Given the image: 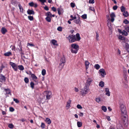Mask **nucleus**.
Wrapping results in <instances>:
<instances>
[{
    "label": "nucleus",
    "mask_w": 129,
    "mask_h": 129,
    "mask_svg": "<svg viewBox=\"0 0 129 129\" xmlns=\"http://www.w3.org/2000/svg\"><path fill=\"white\" fill-rule=\"evenodd\" d=\"M46 21L48 22H50L51 21V19L50 17L47 16L45 18Z\"/></svg>",
    "instance_id": "32"
},
{
    "label": "nucleus",
    "mask_w": 129,
    "mask_h": 129,
    "mask_svg": "<svg viewBox=\"0 0 129 129\" xmlns=\"http://www.w3.org/2000/svg\"><path fill=\"white\" fill-rule=\"evenodd\" d=\"M30 85L31 87L32 88V89H33L34 87V83L33 82H31L30 83Z\"/></svg>",
    "instance_id": "39"
},
{
    "label": "nucleus",
    "mask_w": 129,
    "mask_h": 129,
    "mask_svg": "<svg viewBox=\"0 0 129 129\" xmlns=\"http://www.w3.org/2000/svg\"><path fill=\"white\" fill-rule=\"evenodd\" d=\"M101 109L105 112L107 111V108L105 106H102V107Z\"/></svg>",
    "instance_id": "25"
},
{
    "label": "nucleus",
    "mask_w": 129,
    "mask_h": 129,
    "mask_svg": "<svg viewBox=\"0 0 129 129\" xmlns=\"http://www.w3.org/2000/svg\"><path fill=\"white\" fill-rule=\"evenodd\" d=\"M30 75H31L33 79L34 80V81L36 82V80L37 79V77L34 74H32L31 73H30Z\"/></svg>",
    "instance_id": "13"
},
{
    "label": "nucleus",
    "mask_w": 129,
    "mask_h": 129,
    "mask_svg": "<svg viewBox=\"0 0 129 129\" xmlns=\"http://www.w3.org/2000/svg\"><path fill=\"white\" fill-rule=\"evenodd\" d=\"M98 73L101 75L102 77V78L104 77L106 75L105 71L103 69H100Z\"/></svg>",
    "instance_id": "7"
},
{
    "label": "nucleus",
    "mask_w": 129,
    "mask_h": 129,
    "mask_svg": "<svg viewBox=\"0 0 129 129\" xmlns=\"http://www.w3.org/2000/svg\"><path fill=\"white\" fill-rule=\"evenodd\" d=\"M18 67L19 69L21 71H22L24 70V68L22 65H19Z\"/></svg>",
    "instance_id": "24"
},
{
    "label": "nucleus",
    "mask_w": 129,
    "mask_h": 129,
    "mask_svg": "<svg viewBox=\"0 0 129 129\" xmlns=\"http://www.w3.org/2000/svg\"><path fill=\"white\" fill-rule=\"evenodd\" d=\"M119 109L123 120V123L125 126H126L128 124L127 118V111L126 107L123 104L121 103L119 105Z\"/></svg>",
    "instance_id": "1"
},
{
    "label": "nucleus",
    "mask_w": 129,
    "mask_h": 129,
    "mask_svg": "<svg viewBox=\"0 0 129 129\" xmlns=\"http://www.w3.org/2000/svg\"><path fill=\"white\" fill-rule=\"evenodd\" d=\"M44 97H50L51 94V92L49 91H46L43 93Z\"/></svg>",
    "instance_id": "10"
},
{
    "label": "nucleus",
    "mask_w": 129,
    "mask_h": 129,
    "mask_svg": "<svg viewBox=\"0 0 129 129\" xmlns=\"http://www.w3.org/2000/svg\"><path fill=\"white\" fill-rule=\"evenodd\" d=\"M5 67V66L3 64H2L1 66L0 67V73H1L2 72L3 68H4Z\"/></svg>",
    "instance_id": "34"
},
{
    "label": "nucleus",
    "mask_w": 129,
    "mask_h": 129,
    "mask_svg": "<svg viewBox=\"0 0 129 129\" xmlns=\"http://www.w3.org/2000/svg\"><path fill=\"white\" fill-rule=\"evenodd\" d=\"M94 67L96 70H98L100 68V66L99 64H96L94 65Z\"/></svg>",
    "instance_id": "27"
},
{
    "label": "nucleus",
    "mask_w": 129,
    "mask_h": 129,
    "mask_svg": "<svg viewBox=\"0 0 129 129\" xmlns=\"http://www.w3.org/2000/svg\"><path fill=\"white\" fill-rule=\"evenodd\" d=\"M44 9L46 11L49 10V8L47 6H45L44 8Z\"/></svg>",
    "instance_id": "63"
},
{
    "label": "nucleus",
    "mask_w": 129,
    "mask_h": 129,
    "mask_svg": "<svg viewBox=\"0 0 129 129\" xmlns=\"http://www.w3.org/2000/svg\"><path fill=\"white\" fill-rule=\"evenodd\" d=\"M122 35L126 36L128 35V34L126 31L124 30L122 31Z\"/></svg>",
    "instance_id": "31"
},
{
    "label": "nucleus",
    "mask_w": 129,
    "mask_h": 129,
    "mask_svg": "<svg viewBox=\"0 0 129 129\" xmlns=\"http://www.w3.org/2000/svg\"><path fill=\"white\" fill-rule=\"evenodd\" d=\"M66 38L70 43L74 42L76 41H79L80 39V34L78 33L74 35H70L68 37H66Z\"/></svg>",
    "instance_id": "3"
},
{
    "label": "nucleus",
    "mask_w": 129,
    "mask_h": 129,
    "mask_svg": "<svg viewBox=\"0 0 129 129\" xmlns=\"http://www.w3.org/2000/svg\"><path fill=\"white\" fill-rule=\"evenodd\" d=\"M28 18L29 20L30 21L33 20L34 19L33 17V16H28Z\"/></svg>",
    "instance_id": "43"
},
{
    "label": "nucleus",
    "mask_w": 129,
    "mask_h": 129,
    "mask_svg": "<svg viewBox=\"0 0 129 129\" xmlns=\"http://www.w3.org/2000/svg\"><path fill=\"white\" fill-rule=\"evenodd\" d=\"M118 38L120 40H125V38L121 36V35H120L119 36Z\"/></svg>",
    "instance_id": "33"
},
{
    "label": "nucleus",
    "mask_w": 129,
    "mask_h": 129,
    "mask_svg": "<svg viewBox=\"0 0 129 129\" xmlns=\"http://www.w3.org/2000/svg\"><path fill=\"white\" fill-rule=\"evenodd\" d=\"M89 90V88L85 86L84 88L80 90V92L82 96H84L88 92V91Z\"/></svg>",
    "instance_id": "5"
},
{
    "label": "nucleus",
    "mask_w": 129,
    "mask_h": 129,
    "mask_svg": "<svg viewBox=\"0 0 129 129\" xmlns=\"http://www.w3.org/2000/svg\"><path fill=\"white\" fill-rule=\"evenodd\" d=\"M105 91L106 92L105 93L106 95L108 96H109L110 95V92L108 88H106L105 89Z\"/></svg>",
    "instance_id": "15"
},
{
    "label": "nucleus",
    "mask_w": 129,
    "mask_h": 129,
    "mask_svg": "<svg viewBox=\"0 0 129 129\" xmlns=\"http://www.w3.org/2000/svg\"><path fill=\"white\" fill-rule=\"evenodd\" d=\"M46 120L47 122L49 124H50L51 123V121L50 118H46Z\"/></svg>",
    "instance_id": "28"
},
{
    "label": "nucleus",
    "mask_w": 129,
    "mask_h": 129,
    "mask_svg": "<svg viewBox=\"0 0 129 129\" xmlns=\"http://www.w3.org/2000/svg\"><path fill=\"white\" fill-rule=\"evenodd\" d=\"M30 7H33L34 5V3L33 2H31L28 3Z\"/></svg>",
    "instance_id": "45"
},
{
    "label": "nucleus",
    "mask_w": 129,
    "mask_h": 129,
    "mask_svg": "<svg viewBox=\"0 0 129 129\" xmlns=\"http://www.w3.org/2000/svg\"><path fill=\"white\" fill-rule=\"evenodd\" d=\"M120 9L121 12H123L125 11V8L124 6H121V7Z\"/></svg>",
    "instance_id": "37"
},
{
    "label": "nucleus",
    "mask_w": 129,
    "mask_h": 129,
    "mask_svg": "<svg viewBox=\"0 0 129 129\" xmlns=\"http://www.w3.org/2000/svg\"><path fill=\"white\" fill-rule=\"evenodd\" d=\"M89 62L87 61H86L85 62V65L86 66V68L87 69L88 68V66H89Z\"/></svg>",
    "instance_id": "30"
},
{
    "label": "nucleus",
    "mask_w": 129,
    "mask_h": 129,
    "mask_svg": "<svg viewBox=\"0 0 129 129\" xmlns=\"http://www.w3.org/2000/svg\"><path fill=\"white\" fill-rule=\"evenodd\" d=\"M123 15L125 17H127L128 15V13L127 11H124L123 13Z\"/></svg>",
    "instance_id": "29"
},
{
    "label": "nucleus",
    "mask_w": 129,
    "mask_h": 129,
    "mask_svg": "<svg viewBox=\"0 0 129 129\" xmlns=\"http://www.w3.org/2000/svg\"><path fill=\"white\" fill-rule=\"evenodd\" d=\"M41 2L42 5L44 4V3L46 2V0H39Z\"/></svg>",
    "instance_id": "48"
},
{
    "label": "nucleus",
    "mask_w": 129,
    "mask_h": 129,
    "mask_svg": "<svg viewBox=\"0 0 129 129\" xmlns=\"http://www.w3.org/2000/svg\"><path fill=\"white\" fill-rule=\"evenodd\" d=\"M118 8V7L117 6H113V10H116Z\"/></svg>",
    "instance_id": "59"
},
{
    "label": "nucleus",
    "mask_w": 129,
    "mask_h": 129,
    "mask_svg": "<svg viewBox=\"0 0 129 129\" xmlns=\"http://www.w3.org/2000/svg\"><path fill=\"white\" fill-rule=\"evenodd\" d=\"M81 17L83 19H86L87 18V15L86 14H83L82 16Z\"/></svg>",
    "instance_id": "42"
},
{
    "label": "nucleus",
    "mask_w": 129,
    "mask_h": 129,
    "mask_svg": "<svg viewBox=\"0 0 129 129\" xmlns=\"http://www.w3.org/2000/svg\"><path fill=\"white\" fill-rule=\"evenodd\" d=\"M46 15L47 16L51 17L52 14L51 12H47L46 14Z\"/></svg>",
    "instance_id": "35"
},
{
    "label": "nucleus",
    "mask_w": 129,
    "mask_h": 129,
    "mask_svg": "<svg viewBox=\"0 0 129 129\" xmlns=\"http://www.w3.org/2000/svg\"><path fill=\"white\" fill-rule=\"evenodd\" d=\"M9 110L10 112H13L14 111V109L13 107H10L9 108Z\"/></svg>",
    "instance_id": "50"
},
{
    "label": "nucleus",
    "mask_w": 129,
    "mask_h": 129,
    "mask_svg": "<svg viewBox=\"0 0 129 129\" xmlns=\"http://www.w3.org/2000/svg\"><path fill=\"white\" fill-rule=\"evenodd\" d=\"M52 9L54 12H55L56 11V9L54 7H53L52 8Z\"/></svg>",
    "instance_id": "55"
},
{
    "label": "nucleus",
    "mask_w": 129,
    "mask_h": 129,
    "mask_svg": "<svg viewBox=\"0 0 129 129\" xmlns=\"http://www.w3.org/2000/svg\"><path fill=\"white\" fill-rule=\"evenodd\" d=\"M79 115L81 117H82L83 115V113L80 112L79 114Z\"/></svg>",
    "instance_id": "61"
},
{
    "label": "nucleus",
    "mask_w": 129,
    "mask_h": 129,
    "mask_svg": "<svg viewBox=\"0 0 129 129\" xmlns=\"http://www.w3.org/2000/svg\"><path fill=\"white\" fill-rule=\"evenodd\" d=\"M46 73V71L44 69L42 71V74L43 76H44Z\"/></svg>",
    "instance_id": "36"
},
{
    "label": "nucleus",
    "mask_w": 129,
    "mask_h": 129,
    "mask_svg": "<svg viewBox=\"0 0 129 129\" xmlns=\"http://www.w3.org/2000/svg\"><path fill=\"white\" fill-rule=\"evenodd\" d=\"M6 78L5 76L2 74H0V82H4L5 81Z\"/></svg>",
    "instance_id": "12"
},
{
    "label": "nucleus",
    "mask_w": 129,
    "mask_h": 129,
    "mask_svg": "<svg viewBox=\"0 0 129 129\" xmlns=\"http://www.w3.org/2000/svg\"><path fill=\"white\" fill-rule=\"evenodd\" d=\"M10 64L14 70L17 71V65L15 63L11 62H10Z\"/></svg>",
    "instance_id": "9"
},
{
    "label": "nucleus",
    "mask_w": 129,
    "mask_h": 129,
    "mask_svg": "<svg viewBox=\"0 0 129 129\" xmlns=\"http://www.w3.org/2000/svg\"><path fill=\"white\" fill-rule=\"evenodd\" d=\"M89 3L91 4H93L94 3V0H89Z\"/></svg>",
    "instance_id": "56"
},
{
    "label": "nucleus",
    "mask_w": 129,
    "mask_h": 129,
    "mask_svg": "<svg viewBox=\"0 0 129 129\" xmlns=\"http://www.w3.org/2000/svg\"><path fill=\"white\" fill-rule=\"evenodd\" d=\"M104 82L103 81H101L99 83V86L101 87H104Z\"/></svg>",
    "instance_id": "18"
},
{
    "label": "nucleus",
    "mask_w": 129,
    "mask_h": 129,
    "mask_svg": "<svg viewBox=\"0 0 129 129\" xmlns=\"http://www.w3.org/2000/svg\"><path fill=\"white\" fill-rule=\"evenodd\" d=\"M45 125L44 123L43 122H42L41 125V127L42 128H45Z\"/></svg>",
    "instance_id": "38"
},
{
    "label": "nucleus",
    "mask_w": 129,
    "mask_h": 129,
    "mask_svg": "<svg viewBox=\"0 0 129 129\" xmlns=\"http://www.w3.org/2000/svg\"><path fill=\"white\" fill-rule=\"evenodd\" d=\"M123 22L126 24H127L129 23V22L127 19H125L123 21Z\"/></svg>",
    "instance_id": "46"
},
{
    "label": "nucleus",
    "mask_w": 129,
    "mask_h": 129,
    "mask_svg": "<svg viewBox=\"0 0 129 129\" xmlns=\"http://www.w3.org/2000/svg\"><path fill=\"white\" fill-rule=\"evenodd\" d=\"M11 47H12L11 49L12 50H15V47L14 46L11 45L10 46V48H11Z\"/></svg>",
    "instance_id": "57"
},
{
    "label": "nucleus",
    "mask_w": 129,
    "mask_h": 129,
    "mask_svg": "<svg viewBox=\"0 0 129 129\" xmlns=\"http://www.w3.org/2000/svg\"><path fill=\"white\" fill-rule=\"evenodd\" d=\"M70 107V104L67 103V104L66 106V107L68 108L67 109H68Z\"/></svg>",
    "instance_id": "60"
},
{
    "label": "nucleus",
    "mask_w": 129,
    "mask_h": 129,
    "mask_svg": "<svg viewBox=\"0 0 129 129\" xmlns=\"http://www.w3.org/2000/svg\"><path fill=\"white\" fill-rule=\"evenodd\" d=\"M27 13L29 15H34L35 14V12L33 10H31L28 9L27 11Z\"/></svg>",
    "instance_id": "14"
},
{
    "label": "nucleus",
    "mask_w": 129,
    "mask_h": 129,
    "mask_svg": "<svg viewBox=\"0 0 129 129\" xmlns=\"http://www.w3.org/2000/svg\"><path fill=\"white\" fill-rule=\"evenodd\" d=\"M89 9L93 11L94 12H95V9L94 7H90L89 8Z\"/></svg>",
    "instance_id": "47"
},
{
    "label": "nucleus",
    "mask_w": 129,
    "mask_h": 129,
    "mask_svg": "<svg viewBox=\"0 0 129 129\" xmlns=\"http://www.w3.org/2000/svg\"><path fill=\"white\" fill-rule=\"evenodd\" d=\"M125 49L127 51L129 52V46L128 44H125Z\"/></svg>",
    "instance_id": "23"
},
{
    "label": "nucleus",
    "mask_w": 129,
    "mask_h": 129,
    "mask_svg": "<svg viewBox=\"0 0 129 129\" xmlns=\"http://www.w3.org/2000/svg\"><path fill=\"white\" fill-rule=\"evenodd\" d=\"M57 29L59 31H62V27L61 26H58L57 27Z\"/></svg>",
    "instance_id": "40"
},
{
    "label": "nucleus",
    "mask_w": 129,
    "mask_h": 129,
    "mask_svg": "<svg viewBox=\"0 0 129 129\" xmlns=\"http://www.w3.org/2000/svg\"><path fill=\"white\" fill-rule=\"evenodd\" d=\"M27 45L30 46H34V44H33L29 43H28L27 44Z\"/></svg>",
    "instance_id": "58"
},
{
    "label": "nucleus",
    "mask_w": 129,
    "mask_h": 129,
    "mask_svg": "<svg viewBox=\"0 0 129 129\" xmlns=\"http://www.w3.org/2000/svg\"><path fill=\"white\" fill-rule=\"evenodd\" d=\"M13 101L16 103H18L19 102V101L17 99L14 98Z\"/></svg>",
    "instance_id": "54"
},
{
    "label": "nucleus",
    "mask_w": 129,
    "mask_h": 129,
    "mask_svg": "<svg viewBox=\"0 0 129 129\" xmlns=\"http://www.w3.org/2000/svg\"><path fill=\"white\" fill-rule=\"evenodd\" d=\"M75 23L76 24H78L80 23V18L79 17H78V18L76 20L74 21Z\"/></svg>",
    "instance_id": "17"
},
{
    "label": "nucleus",
    "mask_w": 129,
    "mask_h": 129,
    "mask_svg": "<svg viewBox=\"0 0 129 129\" xmlns=\"http://www.w3.org/2000/svg\"><path fill=\"white\" fill-rule=\"evenodd\" d=\"M57 11L58 14L59 15H60L61 14V13L60 12V8H58L57 9Z\"/></svg>",
    "instance_id": "53"
},
{
    "label": "nucleus",
    "mask_w": 129,
    "mask_h": 129,
    "mask_svg": "<svg viewBox=\"0 0 129 129\" xmlns=\"http://www.w3.org/2000/svg\"><path fill=\"white\" fill-rule=\"evenodd\" d=\"M77 108L79 109H81L82 108V107L81 105L79 104H78L77 106Z\"/></svg>",
    "instance_id": "52"
},
{
    "label": "nucleus",
    "mask_w": 129,
    "mask_h": 129,
    "mask_svg": "<svg viewBox=\"0 0 129 129\" xmlns=\"http://www.w3.org/2000/svg\"><path fill=\"white\" fill-rule=\"evenodd\" d=\"M72 8H74L75 7V4L74 3L72 2L70 4Z\"/></svg>",
    "instance_id": "49"
},
{
    "label": "nucleus",
    "mask_w": 129,
    "mask_h": 129,
    "mask_svg": "<svg viewBox=\"0 0 129 129\" xmlns=\"http://www.w3.org/2000/svg\"><path fill=\"white\" fill-rule=\"evenodd\" d=\"M96 102L98 103L101 102L105 101L104 97H96L95 99Z\"/></svg>",
    "instance_id": "11"
},
{
    "label": "nucleus",
    "mask_w": 129,
    "mask_h": 129,
    "mask_svg": "<svg viewBox=\"0 0 129 129\" xmlns=\"http://www.w3.org/2000/svg\"><path fill=\"white\" fill-rule=\"evenodd\" d=\"M2 33L3 34H5L7 31V29L4 27L1 30Z\"/></svg>",
    "instance_id": "20"
},
{
    "label": "nucleus",
    "mask_w": 129,
    "mask_h": 129,
    "mask_svg": "<svg viewBox=\"0 0 129 129\" xmlns=\"http://www.w3.org/2000/svg\"><path fill=\"white\" fill-rule=\"evenodd\" d=\"M82 125V123L81 122L78 121L77 122V126L79 127H81Z\"/></svg>",
    "instance_id": "26"
},
{
    "label": "nucleus",
    "mask_w": 129,
    "mask_h": 129,
    "mask_svg": "<svg viewBox=\"0 0 129 129\" xmlns=\"http://www.w3.org/2000/svg\"><path fill=\"white\" fill-rule=\"evenodd\" d=\"M18 6L19 7V9L20 10V12L23 13V9L22 7L20 5V4H19Z\"/></svg>",
    "instance_id": "22"
},
{
    "label": "nucleus",
    "mask_w": 129,
    "mask_h": 129,
    "mask_svg": "<svg viewBox=\"0 0 129 129\" xmlns=\"http://www.w3.org/2000/svg\"><path fill=\"white\" fill-rule=\"evenodd\" d=\"M125 29L128 32H129V26L127 27Z\"/></svg>",
    "instance_id": "64"
},
{
    "label": "nucleus",
    "mask_w": 129,
    "mask_h": 129,
    "mask_svg": "<svg viewBox=\"0 0 129 129\" xmlns=\"http://www.w3.org/2000/svg\"><path fill=\"white\" fill-rule=\"evenodd\" d=\"M111 18L110 20L109 15H107V19H108L107 25L109 28V33L110 37H112V23L113 22V13H112L110 15Z\"/></svg>",
    "instance_id": "2"
},
{
    "label": "nucleus",
    "mask_w": 129,
    "mask_h": 129,
    "mask_svg": "<svg viewBox=\"0 0 129 129\" xmlns=\"http://www.w3.org/2000/svg\"><path fill=\"white\" fill-rule=\"evenodd\" d=\"M8 127L10 128H12L14 126L12 124H10L8 125Z\"/></svg>",
    "instance_id": "41"
},
{
    "label": "nucleus",
    "mask_w": 129,
    "mask_h": 129,
    "mask_svg": "<svg viewBox=\"0 0 129 129\" xmlns=\"http://www.w3.org/2000/svg\"><path fill=\"white\" fill-rule=\"evenodd\" d=\"M5 90L6 92V94L10 95H11V91L10 89H5Z\"/></svg>",
    "instance_id": "16"
},
{
    "label": "nucleus",
    "mask_w": 129,
    "mask_h": 129,
    "mask_svg": "<svg viewBox=\"0 0 129 129\" xmlns=\"http://www.w3.org/2000/svg\"><path fill=\"white\" fill-rule=\"evenodd\" d=\"M52 43L54 45H57V42L55 40H51V41Z\"/></svg>",
    "instance_id": "21"
},
{
    "label": "nucleus",
    "mask_w": 129,
    "mask_h": 129,
    "mask_svg": "<svg viewBox=\"0 0 129 129\" xmlns=\"http://www.w3.org/2000/svg\"><path fill=\"white\" fill-rule=\"evenodd\" d=\"M78 45L75 44H73L71 45V51L72 53H76L79 49Z\"/></svg>",
    "instance_id": "4"
},
{
    "label": "nucleus",
    "mask_w": 129,
    "mask_h": 129,
    "mask_svg": "<svg viewBox=\"0 0 129 129\" xmlns=\"http://www.w3.org/2000/svg\"><path fill=\"white\" fill-rule=\"evenodd\" d=\"M12 55V53L10 52L9 51L4 54V55L6 56H9Z\"/></svg>",
    "instance_id": "19"
},
{
    "label": "nucleus",
    "mask_w": 129,
    "mask_h": 129,
    "mask_svg": "<svg viewBox=\"0 0 129 129\" xmlns=\"http://www.w3.org/2000/svg\"><path fill=\"white\" fill-rule=\"evenodd\" d=\"M24 81L26 83H28L29 82V79L25 77L24 79Z\"/></svg>",
    "instance_id": "44"
},
{
    "label": "nucleus",
    "mask_w": 129,
    "mask_h": 129,
    "mask_svg": "<svg viewBox=\"0 0 129 129\" xmlns=\"http://www.w3.org/2000/svg\"><path fill=\"white\" fill-rule=\"evenodd\" d=\"M96 39L97 40H98V38L99 37V35L98 34V33L96 32Z\"/></svg>",
    "instance_id": "51"
},
{
    "label": "nucleus",
    "mask_w": 129,
    "mask_h": 129,
    "mask_svg": "<svg viewBox=\"0 0 129 129\" xmlns=\"http://www.w3.org/2000/svg\"><path fill=\"white\" fill-rule=\"evenodd\" d=\"M60 62L59 63V66L58 68L59 70H61L63 68L64 66V63L66 62L65 58L64 57L61 58L60 60Z\"/></svg>",
    "instance_id": "6"
},
{
    "label": "nucleus",
    "mask_w": 129,
    "mask_h": 129,
    "mask_svg": "<svg viewBox=\"0 0 129 129\" xmlns=\"http://www.w3.org/2000/svg\"><path fill=\"white\" fill-rule=\"evenodd\" d=\"M74 89L75 91L76 92H77L79 91L78 89L76 87H75Z\"/></svg>",
    "instance_id": "62"
},
{
    "label": "nucleus",
    "mask_w": 129,
    "mask_h": 129,
    "mask_svg": "<svg viewBox=\"0 0 129 129\" xmlns=\"http://www.w3.org/2000/svg\"><path fill=\"white\" fill-rule=\"evenodd\" d=\"M92 78H88L86 81L85 86L89 88V86L92 81Z\"/></svg>",
    "instance_id": "8"
}]
</instances>
